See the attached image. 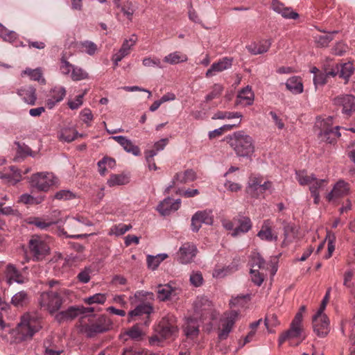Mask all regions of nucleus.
Masks as SVG:
<instances>
[{"mask_svg":"<svg viewBox=\"0 0 355 355\" xmlns=\"http://www.w3.org/2000/svg\"><path fill=\"white\" fill-rule=\"evenodd\" d=\"M71 78L74 81L82 80L88 78V73L82 68L74 66L71 73Z\"/></svg>","mask_w":355,"mask_h":355,"instance_id":"nucleus-51","label":"nucleus"},{"mask_svg":"<svg viewBox=\"0 0 355 355\" xmlns=\"http://www.w3.org/2000/svg\"><path fill=\"white\" fill-rule=\"evenodd\" d=\"M126 183V178L123 175H112L107 180L110 187L123 185Z\"/></svg>","mask_w":355,"mask_h":355,"instance_id":"nucleus-58","label":"nucleus"},{"mask_svg":"<svg viewBox=\"0 0 355 355\" xmlns=\"http://www.w3.org/2000/svg\"><path fill=\"white\" fill-rule=\"evenodd\" d=\"M199 220L206 225H211L214 221L211 210L199 211L196 213Z\"/></svg>","mask_w":355,"mask_h":355,"instance_id":"nucleus-50","label":"nucleus"},{"mask_svg":"<svg viewBox=\"0 0 355 355\" xmlns=\"http://www.w3.org/2000/svg\"><path fill=\"white\" fill-rule=\"evenodd\" d=\"M174 291V289L168 284H159L157 286V296L159 301L168 300Z\"/></svg>","mask_w":355,"mask_h":355,"instance_id":"nucleus-36","label":"nucleus"},{"mask_svg":"<svg viewBox=\"0 0 355 355\" xmlns=\"http://www.w3.org/2000/svg\"><path fill=\"white\" fill-rule=\"evenodd\" d=\"M112 139L118 142L126 152L130 153L135 156H138L141 154L139 148L134 145L131 140L121 135L114 136Z\"/></svg>","mask_w":355,"mask_h":355,"instance_id":"nucleus-26","label":"nucleus"},{"mask_svg":"<svg viewBox=\"0 0 355 355\" xmlns=\"http://www.w3.org/2000/svg\"><path fill=\"white\" fill-rule=\"evenodd\" d=\"M132 228L131 225H125V224H119L117 225L114 226L110 231V234H115L116 236H121L124 234L126 232L130 230Z\"/></svg>","mask_w":355,"mask_h":355,"instance_id":"nucleus-57","label":"nucleus"},{"mask_svg":"<svg viewBox=\"0 0 355 355\" xmlns=\"http://www.w3.org/2000/svg\"><path fill=\"white\" fill-rule=\"evenodd\" d=\"M30 255L33 261H41L50 253V247L47 242L38 235H33L28 241Z\"/></svg>","mask_w":355,"mask_h":355,"instance_id":"nucleus-6","label":"nucleus"},{"mask_svg":"<svg viewBox=\"0 0 355 355\" xmlns=\"http://www.w3.org/2000/svg\"><path fill=\"white\" fill-rule=\"evenodd\" d=\"M112 325L111 320L105 315L97 318H89L87 322L81 320L78 326L79 331L88 338H92L97 334L108 331Z\"/></svg>","mask_w":355,"mask_h":355,"instance_id":"nucleus-1","label":"nucleus"},{"mask_svg":"<svg viewBox=\"0 0 355 355\" xmlns=\"http://www.w3.org/2000/svg\"><path fill=\"white\" fill-rule=\"evenodd\" d=\"M223 91V87L220 84H215L211 92L205 97V101L209 102L220 96Z\"/></svg>","mask_w":355,"mask_h":355,"instance_id":"nucleus-56","label":"nucleus"},{"mask_svg":"<svg viewBox=\"0 0 355 355\" xmlns=\"http://www.w3.org/2000/svg\"><path fill=\"white\" fill-rule=\"evenodd\" d=\"M67 293V291L66 289L44 292L40 295L39 300L40 304L42 308H44L50 314H54L61 309L64 302L62 296Z\"/></svg>","mask_w":355,"mask_h":355,"instance_id":"nucleus-3","label":"nucleus"},{"mask_svg":"<svg viewBox=\"0 0 355 355\" xmlns=\"http://www.w3.org/2000/svg\"><path fill=\"white\" fill-rule=\"evenodd\" d=\"M349 187L348 183L343 180L337 182L333 187V189L327 196L328 201H331L335 198H338L348 194Z\"/></svg>","mask_w":355,"mask_h":355,"instance_id":"nucleus-18","label":"nucleus"},{"mask_svg":"<svg viewBox=\"0 0 355 355\" xmlns=\"http://www.w3.org/2000/svg\"><path fill=\"white\" fill-rule=\"evenodd\" d=\"M28 301V295L27 293L22 291L16 293L12 297L11 300L12 304L15 306H23L26 304Z\"/></svg>","mask_w":355,"mask_h":355,"instance_id":"nucleus-48","label":"nucleus"},{"mask_svg":"<svg viewBox=\"0 0 355 355\" xmlns=\"http://www.w3.org/2000/svg\"><path fill=\"white\" fill-rule=\"evenodd\" d=\"M1 178L10 184H15L21 180L20 171L15 166H11L8 170H4L0 175Z\"/></svg>","mask_w":355,"mask_h":355,"instance_id":"nucleus-24","label":"nucleus"},{"mask_svg":"<svg viewBox=\"0 0 355 355\" xmlns=\"http://www.w3.org/2000/svg\"><path fill=\"white\" fill-rule=\"evenodd\" d=\"M79 223H81L83 225H87V226L93 225V223L90 220H89L83 217H80V216L70 218L67 222L66 225H67V227L71 232H74L75 230L76 229Z\"/></svg>","mask_w":355,"mask_h":355,"instance_id":"nucleus-44","label":"nucleus"},{"mask_svg":"<svg viewBox=\"0 0 355 355\" xmlns=\"http://www.w3.org/2000/svg\"><path fill=\"white\" fill-rule=\"evenodd\" d=\"M334 104L342 107V112L347 116L351 115L355 110V96L351 94L339 96L334 98Z\"/></svg>","mask_w":355,"mask_h":355,"instance_id":"nucleus-14","label":"nucleus"},{"mask_svg":"<svg viewBox=\"0 0 355 355\" xmlns=\"http://www.w3.org/2000/svg\"><path fill=\"white\" fill-rule=\"evenodd\" d=\"M122 355H157L146 350H137L132 348H125L123 349Z\"/></svg>","mask_w":355,"mask_h":355,"instance_id":"nucleus-64","label":"nucleus"},{"mask_svg":"<svg viewBox=\"0 0 355 355\" xmlns=\"http://www.w3.org/2000/svg\"><path fill=\"white\" fill-rule=\"evenodd\" d=\"M228 142L238 156L250 157L254 153L252 137L243 131H237L230 135Z\"/></svg>","mask_w":355,"mask_h":355,"instance_id":"nucleus-2","label":"nucleus"},{"mask_svg":"<svg viewBox=\"0 0 355 355\" xmlns=\"http://www.w3.org/2000/svg\"><path fill=\"white\" fill-rule=\"evenodd\" d=\"M327 181L324 179H318L316 176L315 177V180L309 185V191L311 192V196L314 198V203L318 205L320 202V193L319 190L322 189L324 184H326Z\"/></svg>","mask_w":355,"mask_h":355,"instance_id":"nucleus-30","label":"nucleus"},{"mask_svg":"<svg viewBox=\"0 0 355 355\" xmlns=\"http://www.w3.org/2000/svg\"><path fill=\"white\" fill-rule=\"evenodd\" d=\"M323 33H325L324 35H318L315 37V42H316L318 46L319 47H327L329 44L333 40L334 35L338 33V31H334L331 32H326L324 31H321Z\"/></svg>","mask_w":355,"mask_h":355,"instance_id":"nucleus-39","label":"nucleus"},{"mask_svg":"<svg viewBox=\"0 0 355 355\" xmlns=\"http://www.w3.org/2000/svg\"><path fill=\"white\" fill-rule=\"evenodd\" d=\"M288 90L293 94H299L303 92V84L299 77L293 76L288 78L286 83Z\"/></svg>","mask_w":355,"mask_h":355,"instance_id":"nucleus-33","label":"nucleus"},{"mask_svg":"<svg viewBox=\"0 0 355 355\" xmlns=\"http://www.w3.org/2000/svg\"><path fill=\"white\" fill-rule=\"evenodd\" d=\"M156 331L164 339L175 337L179 331L177 318L173 315L168 314L159 322Z\"/></svg>","mask_w":355,"mask_h":355,"instance_id":"nucleus-7","label":"nucleus"},{"mask_svg":"<svg viewBox=\"0 0 355 355\" xmlns=\"http://www.w3.org/2000/svg\"><path fill=\"white\" fill-rule=\"evenodd\" d=\"M270 41L267 40L261 41L259 43H252L248 45L246 49L251 54L258 55L267 52L270 49Z\"/></svg>","mask_w":355,"mask_h":355,"instance_id":"nucleus-29","label":"nucleus"},{"mask_svg":"<svg viewBox=\"0 0 355 355\" xmlns=\"http://www.w3.org/2000/svg\"><path fill=\"white\" fill-rule=\"evenodd\" d=\"M197 253L196 246L191 243H184L178 252V260L182 264H187L192 261Z\"/></svg>","mask_w":355,"mask_h":355,"instance_id":"nucleus-12","label":"nucleus"},{"mask_svg":"<svg viewBox=\"0 0 355 355\" xmlns=\"http://www.w3.org/2000/svg\"><path fill=\"white\" fill-rule=\"evenodd\" d=\"M254 94L249 85L243 88L238 94L236 104H243L244 106L251 105L254 102Z\"/></svg>","mask_w":355,"mask_h":355,"instance_id":"nucleus-23","label":"nucleus"},{"mask_svg":"<svg viewBox=\"0 0 355 355\" xmlns=\"http://www.w3.org/2000/svg\"><path fill=\"white\" fill-rule=\"evenodd\" d=\"M54 198L60 200H69L76 198V194L70 190H60L55 193Z\"/></svg>","mask_w":355,"mask_h":355,"instance_id":"nucleus-54","label":"nucleus"},{"mask_svg":"<svg viewBox=\"0 0 355 355\" xmlns=\"http://www.w3.org/2000/svg\"><path fill=\"white\" fill-rule=\"evenodd\" d=\"M302 318L303 316L302 312H298L296 313L293 320L291 322L290 329L279 337V340L280 343L284 342L289 338H297L300 336L302 330L301 323L302 321Z\"/></svg>","mask_w":355,"mask_h":355,"instance_id":"nucleus-13","label":"nucleus"},{"mask_svg":"<svg viewBox=\"0 0 355 355\" xmlns=\"http://www.w3.org/2000/svg\"><path fill=\"white\" fill-rule=\"evenodd\" d=\"M264 322L267 329L270 332H272L270 328L275 327L279 324L277 316L273 313L267 315L265 318Z\"/></svg>","mask_w":355,"mask_h":355,"instance_id":"nucleus-60","label":"nucleus"},{"mask_svg":"<svg viewBox=\"0 0 355 355\" xmlns=\"http://www.w3.org/2000/svg\"><path fill=\"white\" fill-rule=\"evenodd\" d=\"M29 182L32 188L46 192L52 186L58 184V179L53 173L37 172L31 176Z\"/></svg>","mask_w":355,"mask_h":355,"instance_id":"nucleus-4","label":"nucleus"},{"mask_svg":"<svg viewBox=\"0 0 355 355\" xmlns=\"http://www.w3.org/2000/svg\"><path fill=\"white\" fill-rule=\"evenodd\" d=\"M239 226L232 232V236L235 237L240 234H245L252 228V222L248 217H241L239 220Z\"/></svg>","mask_w":355,"mask_h":355,"instance_id":"nucleus-31","label":"nucleus"},{"mask_svg":"<svg viewBox=\"0 0 355 355\" xmlns=\"http://www.w3.org/2000/svg\"><path fill=\"white\" fill-rule=\"evenodd\" d=\"M242 114L241 112H221L218 111L214 114L212 119H234V118H241Z\"/></svg>","mask_w":355,"mask_h":355,"instance_id":"nucleus-49","label":"nucleus"},{"mask_svg":"<svg viewBox=\"0 0 355 355\" xmlns=\"http://www.w3.org/2000/svg\"><path fill=\"white\" fill-rule=\"evenodd\" d=\"M153 312V306L149 303H141L128 313V322H130L135 317L144 316V325L150 323V315Z\"/></svg>","mask_w":355,"mask_h":355,"instance_id":"nucleus-11","label":"nucleus"},{"mask_svg":"<svg viewBox=\"0 0 355 355\" xmlns=\"http://www.w3.org/2000/svg\"><path fill=\"white\" fill-rule=\"evenodd\" d=\"M251 268L264 270L267 269V263L259 252H253L250 259Z\"/></svg>","mask_w":355,"mask_h":355,"instance_id":"nucleus-42","label":"nucleus"},{"mask_svg":"<svg viewBox=\"0 0 355 355\" xmlns=\"http://www.w3.org/2000/svg\"><path fill=\"white\" fill-rule=\"evenodd\" d=\"M6 272L7 282L9 284H11L13 282L24 284L26 280V277L23 276L20 271H19L13 265H8Z\"/></svg>","mask_w":355,"mask_h":355,"instance_id":"nucleus-27","label":"nucleus"},{"mask_svg":"<svg viewBox=\"0 0 355 355\" xmlns=\"http://www.w3.org/2000/svg\"><path fill=\"white\" fill-rule=\"evenodd\" d=\"M272 223L270 220L263 221L261 230L257 233V236L263 241H277L278 235L276 232H273L272 230Z\"/></svg>","mask_w":355,"mask_h":355,"instance_id":"nucleus-17","label":"nucleus"},{"mask_svg":"<svg viewBox=\"0 0 355 355\" xmlns=\"http://www.w3.org/2000/svg\"><path fill=\"white\" fill-rule=\"evenodd\" d=\"M106 300V296L103 293H96L92 296L84 299V302L87 304H103Z\"/></svg>","mask_w":355,"mask_h":355,"instance_id":"nucleus-53","label":"nucleus"},{"mask_svg":"<svg viewBox=\"0 0 355 355\" xmlns=\"http://www.w3.org/2000/svg\"><path fill=\"white\" fill-rule=\"evenodd\" d=\"M114 4L118 8H121V12L125 15L129 19H132V17L135 12V8L132 3L130 0H114Z\"/></svg>","mask_w":355,"mask_h":355,"instance_id":"nucleus-32","label":"nucleus"},{"mask_svg":"<svg viewBox=\"0 0 355 355\" xmlns=\"http://www.w3.org/2000/svg\"><path fill=\"white\" fill-rule=\"evenodd\" d=\"M15 144L17 145V157H24L26 156H33L31 149L26 144H21L19 141H15Z\"/></svg>","mask_w":355,"mask_h":355,"instance_id":"nucleus-52","label":"nucleus"},{"mask_svg":"<svg viewBox=\"0 0 355 355\" xmlns=\"http://www.w3.org/2000/svg\"><path fill=\"white\" fill-rule=\"evenodd\" d=\"M315 175L311 174L308 175L304 171H296V178L302 186L310 185V184L315 180Z\"/></svg>","mask_w":355,"mask_h":355,"instance_id":"nucleus-46","label":"nucleus"},{"mask_svg":"<svg viewBox=\"0 0 355 355\" xmlns=\"http://www.w3.org/2000/svg\"><path fill=\"white\" fill-rule=\"evenodd\" d=\"M190 282L195 287H199L203 284L202 275L199 271L192 272L190 275Z\"/></svg>","mask_w":355,"mask_h":355,"instance_id":"nucleus-61","label":"nucleus"},{"mask_svg":"<svg viewBox=\"0 0 355 355\" xmlns=\"http://www.w3.org/2000/svg\"><path fill=\"white\" fill-rule=\"evenodd\" d=\"M17 94L25 103L33 105L35 103L37 96L35 89L31 86H25L18 89Z\"/></svg>","mask_w":355,"mask_h":355,"instance_id":"nucleus-28","label":"nucleus"},{"mask_svg":"<svg viewBox=\"0 0 355 355\" xmlns=\"http://www.w3.org/2000/svg\"><path fill=\"white\" fill-rule=\"evenodd\" d=\"M137 40V36L132 35L129 40H125L123 44L117 53L113 55L112 60L114 66H117L118 63L125 56L130 53L131 48L135 46Z\"/></svg>","mask_w":355,"mask_h":355,"instance_id":"nucleus-15","label":"nucleus"},{"mask_svg":"<svg viewBox=\"0 0 355 355\" xmlns=\"http://www.w3.org/2000/svg\"><path fill=\"white\" fill-rule=\"evenodd\" d=\"M167 257L168 254L164 253L158 254L156 256L148 255L146 257L148 268L153 270H156L161 262H162Z\"/></svg>","mask_w":355,"mask_h":355,"instance_id":"nucleus-38","label":"nucleus"},{"mask_svg":"<svg viewBox=\"0 0 355 355\" xmlns=\"http://www.w3.org/2000/svg\"><path fill=\"white\" fill-rule=\"evenodd\" d=\"M238 316V313L236 311H232L229 316L226 318L223 324L222 329L220 330L218 338L220 340L226 339L232 331V329L235 323L236 318Z\"/></svg>","mask_w":355,"mask_h":355,"instance_id":"nucleus-25","label":"nucleus"},{"mask_svg":"<svg viewBox=\"0 0 355 355\" xmlns=\"http://www.w3.org/2000/svg\"><path fill=\"white\" fill-rule=\"evenodd\" d=\"M232 62L233 59L232 58H223L217 62L211 64V67L206 72V76L211 77L215 75L216 73L230 69L232 65Z\"/></svg>","mask_w":355,"mask_h":355,"instance_id":"nucleus-20","label":"nucleus"},{"mask_svg":"<svg viewBox=\"0 0 355 355\" xmlns=\"http://www.w3.org/2000/svg\"><path fill=\"white\" fill-rule=\"evenodd\" d=\"M28 223L36 226L40 230H47L50 226L57 223L56 221L50 220L39 217H33L28 219Z\"/></svg>","mask_w":355,"mask_h":355,"instance_id":"nucleus-37","label":"nucleus"},{"mask_svg":"<svg viewBox=\"0 0 355 355\" xmlns=\"http://www.w3.org/2000/svg\"><path fill=\"white\" fill-rule=\"evenodd\" d=\"M313 328L318 336L324 338L330 331L329 320L326 314L315 313L312 319Z\"/></svg>","mask_w":355,"mask_h":355,"instance_id":"nucleus-9","label":"nucleus"},{"mask_svg":"<svg viewBox=\"0 0 355 355\" xmlns=\"http://www.w3.org/2000/svg\"><path fill=\"white\" fill-rule=\"evenodd\" d=\"M126 335H128L130 338L133 340H139L141 338L142 331L140 329L139 325L137 324L132 326L126 331Z\"/></svg>","mask_w":355,"mask_h":355,"instance_id":"nucleus-59","label":"nucleus"},{"mask_svg":"<svg viewBox=\"0 0 355 355\" xmlns=\"http://www.w3.org/2000/svg\"><path fill=\"white\" fill-rule=\"evenodd\" d=\"M271 6L275 12L281 15L285 19H296L299 17L298 13L293 11L291 7L284 6L278 0H272Z\"/></svg>","mask_w":355,"mask_h":355,"instance_id":"nucleus-19","label":"nucleus"},{"mask_svg":"<svg viewBox=\"0 0 355 355\" xmlns=\"http://www.w3.org/2000/svg\"><path fill=\"white\" fill-rule=\"evenodd\" d=\"M78 132L70 128H63L58 134V139L64 142H71L78 137Z\"/></svg>","mask_w":355,"mask_h":355,"instance_id":"nucleus-40","label":"nucleus"},{"mask_svg":"<svg viewBox=\"0 0 355 355\" xmlns=\"http://www.w3.org/2000/svg\"><path fill=\"white\" fill-rule=\"evenodd\" d=\"M44 200L43 197H40L39 198H35L30 194L24 193L22 194L19 198V202L26 204V205H34L39 204Z\"/></svg>","mask_w":355,"mask_h":355,"instance_id":"nucleus-55","label":"nucleus"},{"mask_svg":"<svg viewBox=\"0 0 355 355\" xmlns=\"http://www.w3.org/2000/svg\"><path fill=\"white\" fill-rule=\"evenodd\" d=\"M184 332L188 338H193L197 336L199 333V325L196 320L188 319L184 327Z\"/></svg>","mask_w":355,"mask_h":355,"instance_id":"nucleus-35","label":"nucleus"},{"mask_svg":"<svg viewBox=\"0 0 355 355\" xmlns=\"http://www.w3.org/2000/svg\"><path fill=\"white\" fill-rule=\"evenodd\" d=\"M80 315L78 306H70L65 311L58 312L55 315V320L58 323L71 321Z\"/></svg>","mask_w":355,"mask_h":355,"instance_id":"nucleus-22","label":"nucleus"},{"mask_svg":"<svg viewBox=\"0 0 355 355\" xmlns=\"http://www.w3.org/2000/svg\"><path fill=\"white\" fill-rule=\"evenodd\" d=\"M339 76L345 80V83L348 82L349 77L354 73V69L352 63L346 62L340 64Z\"/></svg>","mask_w":355,"mask_h":355,"instance_id":"nucleus-45","label":"nucleus"},{"mask_svg":"<svg viewBox=\"0 0 355 355\" xmlns=\"http://www.w3.org/2000/svg\"><path fill=\"white\" fill-rule=\"evenodd\" d=\"M332 121V118L329 117L326 119V121H322L320 123V125H322V123H324V126L321 128L318 136L322 141H324L327 143L331 144L333 143L336 137H339L340 136V133L339 132V126H336L335 128L331 127H325V125H329Z\"/></svg>","mask_w":355,"mask_h":355,"instance_id":"nucleus-10","label":"nucleus"},{"mask_svg":"<svg viewBox=\"0 0 355 355\" xmlns=\"http://www.w3.org/2000/svg\"><path fill=\"white\" fill-rule=\"evenodd\" d=\"M261 179L257 177L250 178L246 191L252 197L259 196Z\"/></svg>","mask_w":355,"mask_h":355,"instance_id":"nucleus-43","label":"nucleus"},{"mask_svg":"<svg viewBox=\"0 0 355 355\" xmlns=\"http://www.w3.org/2000/svg\"><path fill=\"white\" fill-rule=\"evenodd\" d=\"M0 35L4 41L9 42L10 43L14 42L17 39V33L12 31H8L6 28L0 30Z\"/></svg>","mask_w":355,"mask_h":355,"instance_id":"nucleus-62","label":"nucleus"},{"mask_svg":"<svg viewBox=\"0 0 355 355\" xmlns=\"http://www.w3.org/2000/svg\"><path fill=\"white\" fill-rule=\"evenodd\" d=\"M41 318L37 313H29L21 318L20 331L24 339L31 338L41 329Z\"/></svg>","mask_w":355,"mask_h":355,"instance_id":"nucleus-5","label":"nucleus"},{"mask_svg":"<svg viewBox=\"0 0 355 355\" xmlns=\"http://www.w3.org/2000/svg\"><path fill=\"white\" fill-rule=\"evenodd\" d=\"M187 55L182 54L179 51L171 53L164 58V62L171 64H176L180 62H187Z\"/></svg>","mask_w":355,"mask_h":355,"instance_id":"nucleus-41","label":"nucleus"},{"mask_svg":"<svg viewBox=\"0 0 355 355\" xmlns=\"http://www.w3.org/2000/svg\"><path fill=\"white\" fill-rule=\"evenodd\" d=\"M193 306L197 317L204 319L209 315L212 318V302L207 297H197Z\"/></svg>","mask_w":355,"mask_h":355,"instance_id":"nucleus-8","label":"nucleus"},{"mask_svg":"<svg viewBox=\"0 0 355 355\" xmlns=\"http://www.w3.org/2000/svg\"><path fill=\"white\" fill-rule=\"evenodd\" d=\"M250 272L251 279H252V281L253 282V283L258 286H261L264 279L263 275H262L259 271L258 269L251 268Z\"/></svg>","mask_w":355,"mask_h":355,"instance_id":"nucleus-63","label":"nucleus"},{"mask_svg":"<svg viewBox=\"0 0 355 355\" xmlns=\"http://www.w3.org/2000/svg\"><path fill=\"white\" fill-rule=\"evenodd\" d=\"M196 178V172L192 169H188L183 172L177 173L174 176V180L180 184H186L194 181Z\"/></svg>","mask_w":355,"mask_h":355,"instance_id":"nucleus-34","label":"nucleus"},{"mask_svg":"<svg viewBox=\"0 0 355 355\" xmlns=\"http://www.w3.org/2000/svg\"><path fill=\"white\" fill-rule=\"evenodd\" d=\"M66 95V89L63 87H55L51 89L46 97V104L49 109H52L56 103L62 101Z\"/></svg>","mask_w":355,"mask_h":355,"instance_id":"nucleus-16","label":"nucleus"},{"mask_svg":"<svg viewBox=\"0 0 355 355\" xmlns=\"http://www.w3.org/2000/svg\"><path fill=\"white\" fill-rule=\"evenodd\" d=\"M180 199L172 202V199L167 198L161 202L157 207V210L163 216H168L172 211H175L180 208Z\"/></svg>","mask_w":355,"mask_h":355,"instance_id":"nucleus-21","label":"nucleus"},{"mask_svg":"<svg viewBox=\"0 0 355 355\" xmlns=\"http://www.w3.org/2000/svg\"><path fill=\"white\" fill-rule=\"evenodd\" d=\"M78 48L80 51L85 52L89 55H93L96 50L97 46L91 41H84L78 44Z\"/></svg>","mask_w":355,"mask_h":355,"instance_id":"nucleus-47","label":"nucleus"}]
</instances>
